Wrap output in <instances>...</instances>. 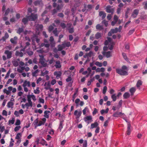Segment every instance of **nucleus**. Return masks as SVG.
Returning <instances> with one entry per match:
<instances>
[{
  "label": "nucleus",
  "mask_w": 147,
  "mask_h": 147,
  "mask_svg": "<svg viewBox=\"0 0 147 147\" xmlns=\"http://www.w3.org/2000/svg\"><path fill=\"white\" fill-rule=\"evenodd\" d=\"M36 29L37 30H41L43 28V26L42 24H37L36 26Z\"/></svg>",
  "instance_id": "obj_26"
},
{
  "label": "nucleus",
  "mask_w": 147,
  "mask_h": 147,
  "mask_svg": "<svg viewBox=\"0 0 147 147\" xmlns=\"http://www.w3.org/2000/svg\"><path fill=\"white\" fill-rule=\"evenodd\" d=\"M120 117H121L123 119H125L126 117L124 113H122L120 115Z\"/></svg>",
  "instance_id": "obj_61"
},
{
  "label": "nucleus",
  "mask_w": 147,
  "mask_h": 147,
  "mask_svg": "<svg viewBox=\"0 0 147 147\" xmlns=\"http://www.w3.org/2000/svg\"><path fill=\"white\" fill-rule=\"evenodd\" d=\"M102 54L104 55H105L107 58H109L111 57V52L109 51L107 52L103 51Z\"/></svg>",
  "instance_id": "obj_13"
},
{
  "label": "nucleus",
  "mask_w": 147,
  "mask_h": 147,
  "mask_svg": "<svg viewBox=\"0 0 147 147\" xmlns=\"http://www.w3.org/2000/svg\"><path fill=\"white\" fill-rule=\"evenodd\" d=\"M46 143V141L43 138H42L40 142V144L44 146L45 145V143Z\"/></svg>",
  "instance_id": "obj_44"
},
{
  "label": "nucleus",
  "mask_w": 147,
  "mask_h": 147,
  "mask_svg": "<svg viewBox=\"0 0 147 147\" xmlns=\"http://www.w3.org/2000/svg\"><path fill=\"white\" fill-rule=\"evenodd\" d=\"M49 111H45L44 112V116L47 118H48L49 117V116L48 115V113H50Z\"/></svg>",
  "instance_id": "obj_49"
},
{
  "label": "nucleus",
  "mask_w": 147,
  "mask_h": 147,
  "mask_svg": "<svg viewBox=\"0 0 147 147\" xmlns=\"http://www.w3.org/2000/svg\"><path fill=\"white\" fill-rule=\"evenodd\" d=\"M102 23L103 24L105 27H107L108 25V22L105 20H104L102 22Z\"/></svg>",
  "instance_id": "obj_46"
},
{
  "label": "nucleus",
  "mask_w": 147,
  "mask_h": 147,
  "mask_svg": "<svg viewBox=\"0 0 147 147\" xmlns=\"http://www.w3.org/2000/svg\"><path fill=\"white\" fill-rule=\"evenodd\" d=\"M15 121V118L12 117L11 120H9L8 122V125H12L14 123Z\"/></svg>",
  "instance_id": "obj_29"
},
{
  "label": "nucleus",
  "mask_w": 147,
  "mask_h": 147,
  "mask_svg": "<svg viewBox=\"0 0 147 147\" xmlns=\"http://www.w3.org/2000/svg\"><path fill=\"white\" fill-rule=\"evenodd\" d=\"M107 87L106 86H105L103 88L102 90V93L104 94H105L107 91Z\"/></svg>",
  "instance_id": "obj_56"
},
{
  "label": "nucleus",
  "mask_w": 147,
  "mask_h": 147,
  "mask_svg": "<svg viewBox=\"0 0 147 147\" xmlns=\"http://www.w3.org/2000/svg\"><path fill=\"white\" fill-rule=\"evenodd\" d=\"M87 141L85 140L84 141L83 144V147H87Z\"/></svg>",
  "instance_id": "obj_64"
},
{
  "label": "nucleus",
  "mask_w": 147,
  "mask_h": 147,
  "mask_svg": "<svg viewBox=\"0 0 147 147\" xmlns=\"http://www.w3.org/2000/svg\"><path fill=\"white\" fill-rule=\"evenodd\" d=\"M111 30L113 34L116 33L118 32V29L117 28H116L115 29H111Z\"/></svg>",
  "instance_id": "obj_33"
},
{
  "label": "nucleus",
  "mask_w": 147,
  "mask_h": 147,
  "mask_svg": "<svg viewBox=\"0 0 147 147\" xmlns=\"http://www.w3.org/2000/svg\"><path fill=\"white\" fill-rule=\"evenodd\" d=\"M121 113V112L117 111L113 114V116L114 117H120Z\"/></svg>",
  "instance_id": "obj_28"
},
{
  "label": "nucleus",
  "mask_w": 147,
  "mask_h": 147,
  "mask_svg": "<svg viewBox=\"0 0 147 147\" xmlns=\"http://www.w3.org/2000/svg\"><path fill=\"white\" fill-rule=\"evenodd\" d=\"M33 38H35V40L36 42L38 43V44H39L40 40L38 38V37L36 35H34L33 36Z\"/></svg>",
  "instance_id": "obj_42"
},
{
  "label": "nucleus",
  "mask_w": 147,
  "mask_h": 147,
  "mask_svg": "<svg viewBox=\"0 0 147 147\" xmlns=\"http://www.w3.org/2000/svg\"><path fill=\"white\" fill-rule=\"evenodd\" d=\"M55 63L56 64L55 65V66L56 68H59L61 67V65L59 61H56Z\"/></svg>",
  "instance_id": "obj_21"
},
{
  "label": "nucleus",
  "mask_w": 147,
  "mask_h": 147,
  "mask_svg": "<svg viewBox=\"0 0 147 147\" xmlns=\"http://www.w3.org/2000/svg\"><path fill=\"white\" fill-rule=\"evenodd\" d=\"M94 80V78L91 79L90 80L88 81V82L87 85L88 86H90L91 84V82L93 81Z\"/></svg>",
  "instance_id": "obj_48"
},
{
  "label": "nucleus",
  "mask_w": 147,
  "mask_h": 147,
  "mask_svg": "<svg viewBox=\"0 0 147 147\" xmlns=\"http://www.w3.org/2000/svg\"><path fill=\"white\" fill-rule=\"evenodd\" d=\"M142 84V82L140 80H139L136 84V86L138 88Z\"/></svg>",
  "instance_id": "obj_30"
},
{
  "label": "nucleus",
  "mask_w": 147,
  "mask_h": 147,
  "mask_svg": "<svg viewBox=\"0 0 147 147\" xmlns=\"http://www.w3.org/2000/svg\"><path fill=\"white\" fill-rule=\"evenodd\" d=\"M54 29V27L52 25H50L49 26L48 28L49 31L50 32H51Z\"/></svg>",
  "instance_id": "obj_57"
},
{
  "label": "nucleus",
  "mask_w": 147,
  "mask_h": 147,
  "mask_svg": "<svg viewBox=\"0 0 147 147\" xmlns=\"http://www.w3.org/2000/svg\"><path fill=\"white\" fill-rule=\"evenodd\" d=\"M44 123H43L42 121H40L39 122V123L38 124L36 125H35V128H36L38 126H40L42 125H44Z\"/></svg>",
  "instance_id": "obj_40"
},
{
  "label": "nucleus",
  "mask_w": 147,
  "mask_h": 147,
  "mask_svg": "<svg viewBox=\"0 0 147 147\" xmlns=\"http://www.w3.org/2000/svg\"><path fill=\"white\" fill-rule=\"evenodd\" d=\"M62 45L63 46V47L65 48L66 47H69L71 46V44L69 42H64L63 43Z\"/></svg>",
  "instance_id": "obj_15"
},
{
  "label": "nucleus",
  "mask_w": 147,
  "mask_h": 147,
  "mask_svg": "<svg viewBox=\"0 0 147 147\" xmlns=\"http://www.w3.org/2000/svg\"><path fill=\"white\" fill-rule=\"evenodd\" d=\"M101 34L99 32H97L95 34V38L96 39H98L101 37Z\"/></svg>",
  "instance_id": "obj_27"
},
{
  "label": "nucleus",
  "mask_w": 147,
  "mask_h": 147,
  "mask_svg": "<svg viewBox=\"0 0 147 147\" xmlns=\"http://www.w3.org/2000/svg\"><path fill=\"white\" fill-rule=\"evenodd\" d=\"M10 9L9 8H7L5 11L4 15L5 16L7 15L10 12Z\"/></svg>",
  "instance_id": "obj_59"
},
{
  "label": "nucleus",
  "mask_w": 147,
  "mask_h": 147,
  "mask_svg": "<svg viewBox=\"0 0 147 147\" xmlns=\"http://www.w3.org/2000/svg\"><path fill=\"white\" fill-rule=\"evenodd\" d=\"M117 97L115 94H113L111 96V98L113 101H115L117 99Z\"/></svg>",
  "instance_id": "obj_36"
},
{
  "label": "nucleus",
  "mask_w": 147,
  "mask_h": 147,
  "mask_svg": "<svg viewBox=\"0 0 147 147\" xmlns=\"http://www.w3.org/2000/svg\"><path fill=\"white\" fill-rule=\"evenodd\" d=\"M127 67L125 65H123L121 69L117 68L116 69L117 73L121 76H127L128 74L127 71Z\"/></svg>",
  "instance_id": "obj_1"
},
{
  "label": "nucleus",
  "mask_w": 147,
  "mask_h": 147,
  "mask_svg": "<svg viewBox=\"0 0 147 147\" xmlns=\"http://www.w3.org/2000/svg\"><path fill=\"white\" fill-rule=\"evenodd\" d=\"M75 103H76L77 106H82L84 104L83 101H80V100L79 98H77L76 100Z\"/></svg>",
  "instance_id": "obj_5"
},
{
  "label": "nucleus",
  "mask_w": 147,
  "mask_h": 147,
  "mask_svg": "<svg viewBox=\"0 0 147 147\" xmlns=\"http://www.w3.org/2000/svg\"><path fill=\"white\" fill-rule=\"evenodd\" d=\"M122 103H123L122 100H120L119 102L118 105L117 106L118 108H119V109L121 107V105L122 104Z\"/></svg>",
  "instance_id": "obj_54"
},
{
  "label": "nucleus",
  "mask_w": 147,
  "mask_h": 147,
  "mask_svg": "<svg viewBox=\"0 0 147 147\" xmlns=\"http://www.w3.org/2000/svg\"><path fill=\"white\" fill-rule=\"evenodd\" d=\"M63 6V5L62 4L58 5L57 7V9L58 10H59L61 9Z\"/></svg>",
  "instance_id": "obj_62"
},
{
  "label": "nucleus",
  "mask_w": 147,
  "mask_h": 147,
  "mask_svg": "<svg viewBox=\"0 0 147 147\" xmlns=\"http://www.w3.org/2000/svg\"><path fill=\"white\" fill-rule=\"evenodd\" d=\"M29 20L28 19V16L27 17V18H24L22 20V22L24 23V24L25 25L27 23L28 21Z\"/></svg>",
  "instance_id": "obj_25"
},
{
  "label": "nucleus",
  "mask_w": 147,
  "mask_h": 147,
  "mask_svg": "<svg viewBox=\"0 0 147 147\" xmlns=\"http://www.w3.org/2000/svg\"><path fill=\"white\" fill-rule=\"evenodd\" d=\"M39 87H37L36 90H34V92L35 94H39L40 93V91L39 90Z\"/></svg>",
  "instance_id": "obj_45"
},
{
  "label": "nucleus",
  "mask_w": 147,
  "mask_h": 147,
  "mask_svg": "<svg viewBox=\"0 0 147 147\" xmlns=\"http://www.w3.org/2000/svg\"><path fill=\"white\" fill-rule=\"evenodd\" d=\"M24 31L23 29L22 28H19L17 31V33L19 34H20V33L23 32Z\"/></svg>",
  "instance_id": "obj_38"
},
{
  "label": "nucleus",
  "mask_w": 147,
  "mask_h": 147,
  "mask_svg": "<svg viewBox=\"0 0 147 147\" xmlns=\"http://www.w3.org/2000/svg\"><path fill=\"white\" fill-rule=\"evenodd\" d=\"M62 73L60 71H56L54 72V74L56 76V78H59L61 75Z\"/></svg>",
  "instance_id": "obj_14"
},
{
  "label": "nucleus",
  "mask_w": 147,
  "mask_h": 147,
  "mask_svg": "<svg viewBox=\"0 0 147 147\" xmlns=\"http://www.w3.org/2000/svg\"><path fill=\"white\" fill-rule=\"evenodd\" d=\"M96 29L98 30H101L103 29V26L99 24L96 25Z\"/></svg>",
  "instance_id": "obj_23"
},
{
  "label": "nucleus",
  "mask_w": 147,
  "mask_h": 147,
  "mask_svg": "<svg viewBox=\"0 0 147 147\" xmlns=\"http://www.w3.org/2000/svg\"><path fill=\"white\" fill-rule=\"evenodd\" d=\"M44 59H40L39 63H40L43 67H45L47 66V64L46 63Z\"/></svg>",
  "instance_id": "obj_11"
},
{
  "label": "nucleus",
  "mask_w": 147,
  "mask_h": 147,
  "mask_svg": "<svg viewBox=\"0 0 147 147\" xmlns=\"http://www.w3.org/2000/svg\"><path fill=\"white\" fill-rule=\"evenodd\" d=\"M53 33L54 34L55 36H58V32L57 31V28H55L54 30L53 31Z\"/></svg>",
  "instance_id": "obj_31"
},
{
  "label": "nucleus",
  "mask_w": 147,
  "mask_h": 147,
  "mask_svg": "<svg viewBox=\"0 0 147 147\" xmlns=\"http://www.w3.org/2000/svg\"><path fill=\"white\" fill-rule=\"evenodd\" d=\"M4 53L7 55V59H10L11 57L12 54L11 51L6 50L5 51Z\"/></svg>",
  "instance_id": "obj_6"
},
{
  "label": "nucleus",
  "mask_w": 147,
  "mask_h": 147,
  "mask_svg": "<svg viewBox=\"0 0 147 147\" xmlns=\"http://www.w3.org/2000/svg\"><path fill=\"white\" fill-rule=\"evenodd\" d=\"M84 121L88 124H89L92 121V117L91 116H88L85 117L84 118Z\"/></svg>",
  "instance_id": "obj_4"
},
{
  "label": "nucleus",
  "mask_w": 147,
  "mask_h": 147,
  "mask_svg": "<svg viewBox=\"0 0 147 147\" xmlns=\"http://www.w3.org/2000/svg\"><path fill=\"white\" fill-rule=\"evenodd\" d=\"M17 37L16 36H15L13 38H11L10 41L13 44L16 45L17 43Z\"/></svg>",
  "instance_id": "obj_10"
},
{
  "label": "nucleus",
  "mask_w": 147,
  "mask_h": 147,
  "mask_svg": "<svg viewBox=\"0 0 147 147\" xmlns=\"http://www.w3.org/2000/svg\"><path fill=\"white\" fill-rule=\"evenodd\" d=\"M21 128L20 126H16L14 129V130L16 132L18 131L19 129Z\"/></svg>",
  "instance_id": "obj_60"
},
{
  "label": "nucleus",
  "mask_w": 147,
  "mask_h": 147,
  "mask_svg": "<svg viewBox=\"0 0 147 147\" xmlns=\"http://www.w3.org/2000/svg\"><path fill=\"white\" fill-rule=\"evenodd\" d=\"M15 55L16 56L22 57L24 55L23 53L21 52H19L18 51H16L15 53Z\"/></svg>",
  "instance_id": "obj_17"
},
{
  "label": "nucleus",
  "mask_w": 147,
  "mask_h": 147,
  "mask_svg": "<svg viewBox=\"0 0 147 147\" xmlns=\"http://www.w3.org/2000/svg\"><path fill=\"white\" fill-rule=\"evenodd\" d=\"M82 113L81 111H75L74 115L76 116V118L77 120V122L78 123L80 121L79 119L81 116Z\"/></svg>",
  "instance_id": "obj_3"
},
{
  "label": "nucleus",
  "mask_w": 147,
  "mask_h": 147,
  "mask_svg": "<svg viewBox=\"0 0 147 147\" xmlns=\"http://www.w3.org/2000/svg\"><path fill=\"white\" fill-rule=\"evenodd\" d=\"M63 121H60L59 126V127L58 129L60 130L61 131V129L63 128Z\"/></svg>",
  "instance_id": "obj_41"
},
{
  "label": "nucleus",
  "mask_w": 147,
  "mask_h": 147,
  "mask_svg": "<svg viewBox=\"0 0 147 147\" xmlns=\"http://www.w3.org/2000/svg\"><path fill=\"white\" fill-rule=\"evenodd\" d=\"M99 16H102V19H104L106 17V14L105 12L103 11H100L99 13Z\"/></svg>",
  "instance_id": "obj_12"
},
{
  "label": "nucleus",
  "mask_w": 147,
  "mask_h": 147,
  "mask_svg": "<svg viewBox=\"0 0 147 147\" xmlns=\"http://www.w3.org/2000/svg\"><path fill=\"white\" fill-rule=\"evenodd\" d=\"M30 97V95H27V100L28 101V102L29 103V104H32V102L31 100V97Z\"/></svg>",
  "instance_id": "obj_34"
},
{
  "label": "nucleus",
  "mask_w": 147,
  "mask_h": 147,
  "mask_svg": "<svg viewBox=\"0 0 147 147\" xmlns=\"http://www.w3.org/2000/svg\"><path fill=\"white\" fill-rule=\"evenodd\" d=\"M3 92L7 95H9L10 93V91L7 90L6 89H4L3 90Z\"/></svg>",
  "instance_id": "obj_58"
},
{
  "label": "nucleus",
  "mask_w": 147,
  "mask_h": 147,
  "mask_svg": "<svg viewBox=\"0 0 147 147\" xmlns=\"http://www.w3.org/2000/svg\"><path fill=\"white\" fill-rule=\"evenodd\" d=\"M139 10L137 9H135L134 11H133L132 13H133L134 14H136V15H137H137L139 13Z\"/></svg>",
  "instance_id": "obj_51"
},
{
  "label": "nucleus",
  "mask_w": 147,
  "mask_h": 147,
  "mask_svg": "<svg viewBox=\"0 0 147 147\" xmlns=\"http://www.w3.org/2000/svg\"><path fill=\"white\" fill-rule=\"evenodd\" d=\"M50 44L49 43H45V47L47 48V51H48L49 49Z\"/></svg>",
  "instance_id": "obj_55"
},
{
  "label": "nucleus",
  "mask_w": 147,
  "mask_h": 147,
  "mask_svg": "<svg viewBox=\"0 0 147 147\" xmlns=\"http://www.w3.org/2000/svg\"><path fill=\"white\" fill-rule=\"evenodd\" d=\"M13 102H9L7 103V106L8 107L10 108L12 107L13 105Z\"/></svg>",
  "instance_id": "obj_53"
},
{
  "label": "nucleus",
  "mask_w": 147,
  "mask_h": 147,
  "mask_svg": "<svg viewBox=\"0 0 147 147\" xmlns=\"http://www.w3.org/2000/svg\"><path fill=\"white\" fill-rule=\"evenodd\" d=\"M34 4L35 6L39 5L42 6H43V2L42 0H37L34 2Z\"/></svg>",
  "instance_id": "obj_7"
},
{
  "label": "nucleus",
  "mask_w": 147,
  "mask_h": 147,
  "mask_svg": "<svg viewBox=\"0 0 147 147\" xmlns=\"http://www.w3.org/2000/svg\"><path fill=\"white\" fill-rule=\"evenodd\" d=\"M22 137V134L21 133H18L16 136V139H19Z\"/></svg>",
  "instance_id": "obj_47"
},
{
  "label": "nucleus",
  "mask_w": 147,
  "mask_h": 147,
  "mask_svg": "<svg viewBox=\"0 0 147 147\" xmlns=\"http://www.w3.org/2000/svg\"><path fill=\"white\" fill-rule=\"evenodd\" d=\"M20 120L19 119H17L16 120V122L15 123V125H20Z\"/></svg>",
  "instance_id": "obj_63"
},
{
  "label": "nucleus",
  "mask_w": 147,
  "mask_h": 147,
  "mask_svg": "<svg viewBox=\"0 0 147 147\" xmlns=\"http://www.w3.org/2000/svg\"><path fill=\"white\" fill-rule=\"evenodd\" d=\"M60 26L63 29H65L66 27V26L65 24L63 22H61L60 23Z\"/></svg>",
  "instance_id": "obj_50"
},
{
  "label": "nucleus",
  "mask_w": 147,
  "mask_h": 147,
  "mask_svg": "<svg viewBox=\"0 0 147 147\" xmlns=\"http://www.w3.org/2000/svg\"><path fill=\"white\" fill-rule=\"evenodd\" d=\"M28 18L29 21H34L38 18V16L36 14L31 13L30 15L28 16Z\"/></svg>",
  "instance_id": "obj_2"
},
{
  "label": "nucleus",
  "mask_w": 147,
  "mask_h": 147,
  "mask_svg": "<svg viewBox=\"0 0 147 147\" xmlns=\"http://www.w3.org/2000/svg\"><path fill=\"white\" fill-rule=\"evenodd\" d=\"M130 95L128 92H125L123 95V96L124 98L127 99L130 97Z\"/></svg>",
  "instance_id": "obj_24"
},
{
  "label": "nucleus",
  "mask_w": 147,
  "mask_h": 147,
  "mask_svg": "<svg viewBox=\"0 0 147 147\" xmlns=\"http://www.w3.org/2000/svg\"><path fill=\"white\" fill-rule=\"evenodd\" d=\"M142 5L144 9H147V1H145L142 3Z\"/></svg>",
  "instance_id": "obj_37"
},
{
  "label": "nucleus",
  "mask_w": 147,
  "mask_h": 147,
  "mask_svg": "<svg viewBox=\"0 0 147 147\" xmlns=\"http://www.w3.org/2000/svg\"><path fill=\"white\" fill-rule=\"evenodd\" d=\"M23 87H26V86L29 87L30 86V82L29 81H27L26 80H25L22 85Z\"/></svg>",
  "instance_id": "obj_16"
},
{
  "label": "nucleus",
  "mask_w": 147,
  "mask_h": 147,
  "mask_svg": "<svg viewBox=\"0 0 147 147\" xmlns=\"http://www.w3.org/2000/svg\"><path fill=\"white\" fill-rule=\"evenodd\" d=\"M9 37V35L6 32L4 36L3 37L2 39L0 40H3V41H5L6 39L8 38Z\"/></svg>",
  "instance_id": "obj_18"
},
{
  "label": "nucleus",
  "mask_w": 147,
  "mask_h": 147,
  "mask_svg": "<svg viewBox=\"0 0 147 147\" xmlns=\"http://www.w3.org/2000/svg\"><path fill=\"white\" fill-rule=\"evenodd\" d=\"M29 103H27L25 105H22V107L23 108L24 107H26L27 109H28V108L29 107H32V104H29Z\"/></svg>",
  "instance_id": "obj_20"
},
{
  "label": "nucleus",
  "mask_w": 147,
  "mask_h": 147,
  "mask_svg": "<svg viewBox=\"0 0 147 147\" xmlns=\"http://www.w3.org/2000/svg\"><path fill=\"white\" fill-rule=\"evenodd\" d=\"M67 30H68L69 32L70 33H72L74 32V29L73 28H67Z\"/></svg>",
  "instance_id": "obj_52"
},
{
  "label": "nucleus",
  "mask_w": 147,
  "mask_h": 147,
  "mask_svg": "<svg viewBox=\"0 0 147 147\" xmlns=\"http://www.w3.org/2000/svg\"><path fill=\"white\" fill-rule=\"evenodd\" d=\"M129 92L131 93V96H133L136 91V88L135 87H132L130 89Z\"/></svg>",
  "instance_id": "obj_19"
},
{
  "label": "nucleus",
  "mask_w": 147,
  "mask_h": 147,
  "mask_svg": "<svg viewBox=\"0 0 147 147\" xmlns=\"http://www.w3.org/2000/svg\"><path fill=\"white\" fill-rule=\"evenodd\" d=\"M39 72L38 69H36L34 72L32 73V76L33 77H36L37 76V74Z\"/></svg>",
  "instance_id": "obj_32"
},
{
  "label": "nucleus",
  "mask_w": 147,
  "mask_h": 147,
  "mask_svg": "<svg viewBox=\"0 0 147 147\" xmlns=\"http://www.w3.org/2000/svg\"><path fill=\"white\" fill-rule=\"evenodd\" d=\"M94 64L96 66L99 67H101L102 66V63L98 61L96 62Z\"/></svg>",
  "instance_id": "obj_43"
},
{
  "label": "nucleus",
  "mask_w": 147,
  "mask_h": 147,
  "mask_svg": "<svg viewBox=\"0 0 147 147\" xmlns=\"http://www.w3.org/2000/svg\"><path fill=\"white\" fill-rule=\"evenodd\" d=\"M110 6H107L106 8V11L108 13H111L112 14L113 13L114 9L113 8L111 9Z\"/></svg>",
  "instance_id": "obj_9"
},
{
  "label": "nucleus",
  "mask_w": 147,
  "mask_h": 147,
  "mask_svg": "<svg viewBox=\"0 0 147 147\" xmlns=\"http://www.w3.org/2000/svg\"><path fill=\"white\" fill-rule=\"evenodd\" d=\"M98 124L97 122H95L94 123L91 124V125L90 129H92L98 127Z\"/></svg>",
  "instance_id": "obj_22"
},
{
  "label": "nucleus",
  "mask_w": 147,
  "mask_h": 147,
  "mask_svg": "<svg viewBox=\"0 0 147 147\" xmlns=\"http://www.w3.org/2000/svg\"><path fill=\"white\" fill-rule=\"evenodd\" d=\"M63 46L61 45H59L58 46V51H61L64 48L63 47Z\"/></svg>",
  "instance_id": "obj_39"
},
{
  "label": "nucleus",
  "mask_w": 147,
  "mask_h": 147,
  "mask_svg": "<svg viewBox=\"0 0 147 147\" xmlns=\"http://www.w3.org/2000/svg\"><path fill=\"white\" fill-rule=\"evenodd\" d=\"M131 125L130 123H128L127 124V130L126 132V134L128 135H129L131 133Z\"/></svg>",
  "instance_id": "obj_8"
},
{
  "label": "nucleus",
  "mask_w": 147,
  "mask_h": 147,
  "mask_svg": "<svg viewBox=\"0 0 147 147\" xmlns=\"http://www.w3.org/2000/svg\"><path fill=\"white\" fill-rule=\"evenodd\" d=\"M122 55L123 56V58L127 62H128L129 61L128 60V58L127 57V56H126V55L125 53H122Z\"/></svg>",
  "instance_id": "obj_35"
}]
</instances>
